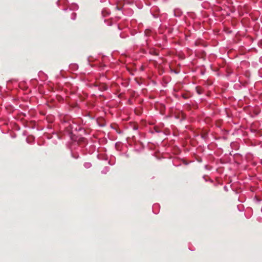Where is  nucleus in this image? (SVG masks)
<instances>
[{
  "label": "nucleus",
  "instance_id": "nucleus-1",
  "mask_svg": "<svg viewBox=\"0 0 262 262\" xmlns=\"http://www.w3.org/2000/svg\"><path fill=\"white\" fill-rule=\"evenodd\" d=\"M195 90L198 94H201L203 93V89L200 86H196Z\"/></svg>",
  "mask_w": 262,
  "mask_h": 262
},
{
  "label": "nucleus",
  "instance_id": "nucleus-3",
  "mask_svg": "<svg viewBox=\"0 0 262 262\" xmlns=\"http://www.w3.org/2000/svg\"><path fill=\"white\" fill-rule=\"evenodd\" d=\"M183 98H184L185 99H186L187 97L186 96H185L184 95H183Z\"/></svg>",
  "mask_w": 262,
  "mask_h": 262
},
{
  "label": "nucleus",
  "instance_id": "nucleus-2",
  "mask_svg": "<svg viewBox=\"0 0 262 262\" xmlns=\"http://www.w3.org/2000/svg\"><path fill=\"white\" fill-rule=\"evenodd\" d=\"M101 89L102 90L105 91L107 89V86L106 84H103L102 86Z\"/></svg>",
  "mask_w": 262,
  "mask_h": 262
},
{
  "label": "nucleus",
  "instance_id": "nucleus-4",
  "mask_svg": "<svg viewBox=\"0 0 262 262\" xmlns=\"http://www.w3.org/2000/svg\"><path fill=\"white\" fill-rule=\"evenodd\" d=\"M182 115L183 117L184 118V114H182Z\"/></svg>",
  "mask_w": 262,
  "mask_h": 262
}]
</instances>
